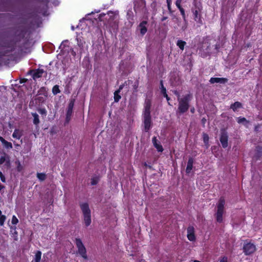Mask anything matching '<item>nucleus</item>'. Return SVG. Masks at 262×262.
Here are the masks:
<instances>
[{
    "instance_id": "nucleus-1",
    "label": "nucleus",
    "mask_w": 262,
    "mask_h": 262,
    "mask_svg": "<svg viewBox=\"0 0 262 262\" xmlns=\"http://www.w3.org/2000/svg\"><path fill=\"white\" fill-rule=\"evenodd\" d=\"M28 32V28L27 27L19 26L17 27L15 33V38L8 42H5L4 47L9 49V50L5 51L3 55H5L6 54L13 52L16 50H17L19 52H22L27 41L25 40L21 43V40L25 38Z\"/></svg>"
},
{
    "instance_id": "nucleus-2",
    "label": "nucleus",
    "mask_w": 262,
    "mask_h": 262,
    "mask_svg": "<svg viewBox=\"0 0 262 262\" xmlns=\"http://www.w3.org/2000/svg\"><path fill=\"white\" fill-rule=\"evenodd\" d=\"M151 101L149 99H146L145 101L144 111L143 113V123L144 131L148 132L152 126L150 108Z\"/></svg>"
},
{
    "instance_id": "nucleus-3",
    "label": "nucleus",
    "mask_w": 262,
    "mask_h": 262,
    "mask_svg": "<svg viewBox=\"0 0 262 262\" xmlns=\"http://www.w3.org/2000/svg\"><path fill=\"white\" fill-rule=\"evenodd\" d=\"M191 95L189 94L183 96L182 98H178L179 102L178 108L176 112L177 115L183 114L187 112L190 107Z\"/></svg>"
},
{
    "instance_id": "nucleus-4",
    "label": "nucleus",
    "mask_w": 262,
    "mask_h": 262,
    "mask_svg": "<svg viewBox=\"0 0 262 262\" xmlns=\"http://www.w3.org/2000/svg\"><path fill=\"white\" fill-rule=\"evenodd\" d=\"M133 4L134 10L136 15L144 16L148 14L145 0H134Z\"/></svg>"
},
{
    "instance_id": "nucleus-5",
    "label": "nucleus",
    "mask_w": 262,
    "mask_h": 262,
    "mask_svg": "<svg viewBox=\"0 0 262 262\" xmlns=\"http://www.w3.org/2000/svg\"><path fill=\"white\" fill-rule=\"evenodd\" d=\"M203 9L202 5L201 3H195L194 7L192 8L191 10L194 16V20L199 24V26L203 25V20L202 17V10Z\"/></svg>"
},
{
    "instance_id": "nucleus-6",
    "label": "nucleus",
    "mask_w": 262,
    "mask_h": 262,
    "mask_svg": "<svg viewBox=\"0 0 262 262\" xmlns=\"http://www.w3.org/2000/svg\"><path fill=\"white\" fill-rule=\"evenodd\" d=\"M80 208L83 215L84 222L86 227H88L91 223V210L87 203L80 204Z\"/></svg>"
},
{
    "instance_id": "nucleus-7",
    "label": "nucleus",
    "mask_w": 262,
    "mask_h": 262,
    "mask_svg": "<svg viewBox=\"0 0 262 262\" xmlns=\"http://www.w3.org/2000/svg\"><path fill=\"white\" fill-rule=\"evenodd\" d=\"M225 204V199L223 196H221L219 199L217 204V211L215 214L216 221L220 223L223 222V214L224 211Z\"/></svg>"
},
{
    "instance_id": "nucleus-8",
    "label": "nucleus",
    "mask_w": 262,
    "mask_h": 262,
    "mask_svg": "<svg viewBox=\"0 0 262 262\" xmlns=\"http://www.w3.org/2000/svg\"><path fill=\"white\" fill-rule=\"evenodd\" d=\"M75 245L78 249V253L84 259H87L88 256L86 254V250L84 245L83 244L81 239L79 238H76Z\"/></svg>"
},
{
    "instance_id": "nucleus-9",
    "label": "nucleus",
    "mask_w": 262,
    "mask_h": 262,
    "mask_svg": "<svg viewBox=\"0 0 262 262\" xmlns=\"http://www.w3.org/2000/svg\"><path fill=\"white\" fill-rule=\"evenodd\" d=\"M221 135L220 141L221 143L222 146L223 148H225L228 145V135L226 129L224 128H222L220 130Z\"/></svg>"
},
{
    "instance_id": "nucleus-10",
    "label": "nucleus",
    "mask_w": 262,
    "mask_h": 262,
    "mask_svg": "<svg viewBox=\"0 0 262 262\" xmlns=\"http://www.w3.org/2000/svg\"><path fill=\"white\" fill-rule=\"evenodd\" d=\"M47 97L41 95H36L34 99H32L29 103V106L31 107L34 105H40L41 104L43 103Z\"/></svg>"
},
{
    "instance_id": "nucleus-11",
    "label": "nucleus",
    "mask_w": 262,
    "mask_h": 262,
    "mask_svg": "<svg viewBox=\"0 0 262 262\" xmlns=\"http://www.w3.org/2000/svg\"><path fill=\"white\" fill-rule=\"evenodd\" d=\"M256 251V246L253 244L249 242L246 243L243 246V251L246 255H249Z\"/></svg>"
},
{
    "instance_id": "nucleus-12",
    "label": "nucleus",
    "mask_w": 262,
    "mask_h": 262,
    "mask_svg": "<svg viewBox=\"0 0 262 262\" xmlns=\"http://www.w3.org/2000/svg\"><path fill=\"white\" fill-rule=\"evenodd\" d=\"M74 103L75 99H71L68 104L66 118V120L67 122H68L71 119V117L73 113Z\"/></svg>"
},
{
    "instance_id": "nucleus-13",
    "label": "nucleus",
    "mask_w": 262,
    "mask_h": 262,
    "mask_svg": "<svg viewBox=\"0 0 262 262\" xmlns=\"http://www.w3.org/2000/svg\"><path fill=\"white\" fill-rule=\"evenodd\" d=\"M187 236L188 240L190 242H194L196 239L194 234V228L192 226H189L187 229Z\"/></svg>"
},
{
    "instance_id": "nucleus-14",
    "label": "nucleus",
    "mask_w": 262,
    "mask_h": 262,
    "mask_svg": "<svg viewBox=\"0 0 262 262\" xmlns=\"http://www.w3.org/2000/svg\"><path fill=\"white\" fill-rule=\"evenodd\" d=\"M147 24V21L146 20H143L141 21L138 26V28L140 30V33L142 36L144 35L147 31V28L146 27Z\"/></svg>"
},
{
    "instance_id": "nucleus-15",
    "label": "nucleus",
    "mask_w": 262,
    "mask_h": 262,
    "mask_svg": "<svg viewBox=\"0 0 262 262\" xmlns=\"http://www.w3.org/2000/svg\"><path fill=\"white\" fill-rule=\"evenodd\" d=\"M152 142L154 147L157 149L159 152H162L164 150L162 145L160 141H159L156 137H154L152 139Z\"/></svg>"
},
{
    "instance_id": "nucleus-16",
    "label": "nucleus",
    "mask_w": 262,
    "mask_h": 262,
    "mask_svg": "<svg viewBox=\"0 0 262 262\" xmlns=\"http://www.w3.org/2000/svg\"><path fill=\"white\" fill-rule=\"evenodd\" d=\"M228 81V79L226 78H219V77H211L210 80L209 82L211 83H226Z\"/></svg>"
},
{
    "instance_id": "nucleus-17",
    "label": "nucleus",
    "mask_w": 262,
    "mask_h": 262,
    "mask_svg": "<svg viewBox=\"0 0 262 262\" xmlns=\"http://www.w3.org/2000/svg\"><path fill=\"white\" fill-rule=\"evenodd\" d=\"M44 73L46 74H47V72L45 71L43 69H38L34 71L32 77L34 79L39 78L42 76Z\"/></svg>"
},
{
    "instance_id": "nucleus-18",
    "label": "nucleus",
    "mask_w": 262,
    "mask_h": 262,
    "mask_svg": "<svg viewBox=\"0 0 262 262\" xmlns=\"http://www.w3.org/2000/svg\"><path fill=\"white\" fill-rule=\"evenodd\" d=\"M0 141L2 142L3 146L7 149H11L13 148L12 144L6 141L3 137L0 136Z\"/></svg>"
},
{
    "instance_id": "nucleus-19",
    "label": "nucleus",
    "mask_w": 262,
    "mask_h": 262,
    "mask_svg": "<svg viewBox=\"0 0 262 262\" xmlns=\"http://www.w3.org/2000/svg\"><path fill=\"white\" fill-rule=\"evenodd\" d=\"M194 159L192 157H189L187 162V167L186 168V173L189 174L193 167Z\"/></svg>"
},
{
    "instance_id": "nucleus-20",
    "label": "nucleus",
    "mask_w": 262,
    "mask_h": 262,
    "mask_svg": "<svg viewBox=\"0 0 262 262\" xmlns=\"http://www.w3.org/2000/svg\"><path fill=\"white\" fill-rule=\"evenodd\" d=\"M262 156V146H257L255 148V157L256 160H258Z\"/></svg>"
},
{
    "instance_id": "nucleus-21",
    "label": "nucleus",
    "mask_w": 262,
    "mask_h": 262,
    "mask_svg": "<svg viewBox=\"0 0 262 262\" xmlns=\"http://www.w3.org/2000/svg\"><path fill=\"white\" fill-rule=\"evenodd\" d=\"M23 136L22 131L19 129H15L12 134V137L17 139H20Z\"/></svg>"
},
{
    "instance_id": "nucleus-22",
    "label": "nucleus",
    "mask_w": 262,
    "mask_h": 262,
    "mask_svg": "<svg viewBox=\"0 0 262 262\" xmlns=\"http://www.w3.org/2000/svg\"><path fill=\"white\" fill-rule=\"evenodd\" d=\"M37 95H41L48 97V89L46 87H41L37 92Z\"/></svg>"
},
{
    "instance_id": "nucleus-23",
    "label": "nucleus",
    "mask_w": 262,
    "mask_h": 262,
    "mask_svg": "<svg viewBox=\"0 0 262 262\" xmlns=\"http://www.w3.org/2000/svg\"><path fill=\"white\" fill-rule=\"evenodd\" d=\"M242 104L238 101L235 102L234 103H232L230 106V108L234 112H236L237 108H242Z\"/></svg>"
},
{
    "instance_id": "nucleus-24",
    "label": "nucleus",
    "mask_w": 262,
    "mask_h": 262,
    "mask_svg": "<svg viewBox=\"0 0 262 262\" xmlns=\"http://www.w3.org/2000/svg\"><path fill=\"white\" fill-rule=\"evenodd\" d=\"M176 45L181 51H183L186 45V42L183 40L179 39L177 40Z\"/></svg>"
},
{
    "instance_id": "nucleus-25",
    "label": "nucleus",
    "mask_w": 262,
    "mask_h": 262,
    "mask_svg": "<svg viewBox=\"0 0 262 262\" xmlns=\"http://www.w3.org/2000/svg\"><path fill=\"white\" fill-rule=\"evenodd\" d=\"M31 115L33 117V124L36 126H38L40 123L38 115L36 113H32Z\"/></svg>"
},
{
    "instance_id": "nucleus-26",
    "label": "nucleus",
    "mask_w": 262,
    "mask_h": 262,
    "mask_svg": "<svg viewBox=\"0 0 262 262\" xmlns=\"http://www.w3.org/2000/svg\"><path fill=\"white\" fill-rule=\"evenodd\" d=\"M4 156H2L0 158V165L3 164L5 161H6L8 164L10 163L9 156L6 153H4Z\"/></svg>"
},
{
    "instance_id": "nucleus-27",
    "label": "nucleus",
    "mask_w": 262,
    "mask_h": 262,
    "mask_svg": "<svg viewBox=\"0 0 262 262\" xmlns=\"http://www.w3.org/2000/svg\"><path fill=\"white\" fill-rule=\"evenodd\" d=\"M41 257V252L40 251H37L35 253L34 262H40Z\"/></svg>"
},
{
    "instance_id": "nucleus-28",
    "label": "nucleus",
    "mask_w": 262,
    "mask_h": 262,
    "mask_svg": "<svg viewBox=\"0 0 262 262\" xmlns=\"http://www.w3.org/2000/svg\"><path fill=\"white\" fill-rule=\"evenodd\" d=\"M99 180H100L99 177H98V176L93 177L91 179V184L92 185H96L98 183Z\"/></svg>"
},
{
    "instance_id": "nucleus-29",
    "label": "nucleus",
    "mask_w": 262,
    "mask_h": 262,
    "mask_svg": "<svg viewBox=\"0 0 262 262\" xmlns=\"http://www.w3.org/2000/svg\"><path fill=\"white\" fill-rule=\"evenodd\" d=\"M37 112L42 116L46 117L47 115V111L45 108H38Z\"/></svg>"
},
{
    "instance_id": "nucleus-30",
    "label": "nucleus",
    "mask_w": 262,
    "mask_h": 262,
    "mask_svg": "<svg viewBox=\"0 0 262 262\" xmlns=\"http://www.w3.org/2000/svg\"><path fill=\"white\" fill-rule=\"evenodd\" d=\"M52 93L55 95L60 93V90H59V86L58 85H55L53 87Z\"/></svg>"
},
{
    "instance_id": "nucleus-31",
    "label": "nucleus",
    "mask_w": 262,
    "mask_h": 262,
    "mask_svg": "<svg viewBox=\"0 0 262 262\" xmlns=\"http://www.w3.org/2000/svg\"><path fill=\"white\" fill-rule=\"evenodd\" d=\"M167 8L170 14H172L173 13V11L171 9V0H166Z\"/></svg>"
},
{
    "instance_id": "nucleus-32",
    "label": "nucleus",
    "mask_w": 262,
    "mask_h": 262,
    "mask_svg": "<svg viewBox=\"0 0 262 262\" xmlns=\"http://www.w3.org/2000/svg\"><path fill=\"white\" fill-rule=\"evenodd\" d=\"M119 93L120 92H118V91H116L114 93V101L116 102H118L120 100V99H121V96L120 95H119Z\"/></svg>"
},
{
    "instance_id": "nucleus-33",
    "label": "nucleus",
    "mask_w": 262,
    "mask_h": 262,
    "mask_svg": "<svg viewBox=\"0 0 262 262\" xmlns=\"http://www.w3.org/2000/svg\"><path fill=\"white\" fill-rule=\"evenodd\" d=\"M37 177L40 181H44L46 179V175L44 173H37Z\"/></svg>"
},
{
    "instance_id": "nucleus-34",
    "label": "nucleus",
    "mask_w": 262,
    "mask_h": 262,
    "mask_svg": "<svg viewBox=\"0 0 262 262\" xmlns=\"http://www.w3.org/2000/svg\"><path fill=\"white\" fill-rule=\"evenodd\" d=\"M237 122L239 123H244V122H246L247 123H249V121L247 120V119L244 117H239L237 118Z\"/></svg>"
},
{
    "instance_id": "nucleus-35",
    "label": "nucleus",
    "mask_w": 262,
    "mask_h": 262,
    "mask_svg": "<svg viewBox=\"0 0 262 262\" xmlns=\"http://www.w3.org/2000/svg\"><path fill=\"white\" fill-rule=\"evenodd\" d=\"M179 10L180 11L181 14L183 17L184 21L185 22H186V17L185 10L183 8H180V9H179Z\"/></svg>"
},
{
    "instance_id": "nucleus-36",
    "label": "nucleus",
    "mask_w": 262,
    "mask_h": 262,
    "mask_svg": "<svg viewBox=\"0 0 262 262\" xmlns=\"http://www.w3.org/2000/svg\"><path fill=\"white\" fill-rule=\"evenodd\" d=\"M161 94L163 95V96L164 97H165V98H166V100H167V102H168V105H171V104H170V103H169V101L170 100V97H169L168 96V95L167 94L166 90V91H164V92L163 91V92H161Z\"/></svg>"
},
{
    "instance_id": "nucleus-37",
    "label": "nucleus",
    "mask_w": 262,
    "mask_h": 262,
    "mask_svg": "<svg viewBox=\"0 0 262 262\" xmlns=\"http://www.w3.org/2000/svg\"><path fill=\"white\" fill-rule=\"evenodd\" d=\"M203 141L205 144L208 143L209 138L208 135L207 134H206V133L203 134Z\"/></svg>"
},
{
    "instance_id": "nucleus-38",
    "label": "nucleus",
    "mask_w": 262,
    "mask_h": 262,
    "mask_svg": "<svg viewBox=\"0 0 262 262\" xmlns=\"http://www.w3.org/2000/svg\"><path fill=\"white\" fill-rule=\"evenodd\" d=\"M6 219V217L5 215H1L0 216V225L3 226L4 222H5Z\"/></svg>"
},
{
    "instance_id": "nucleus-39",
    "label": "nucleus",
    "mask_w": 262,
    "mask_h": 262,
    "mask_svg": "<svg viewBox=\"0 0 262 262\" xmlns=\"http://www.w3.org/2000/svg\"><path fill=\"white\" fill-rule=\"evenodd\" d=\"M11 223L13 225H16L18 223V220L15 215H13Z\"/></svg>"
},
{
    "instance_id": "nucleus-40",
    "label": "nucleus",
    "mask_w": 262,
    "mask_h": 262,
    "mask_svg": "<svg viewBox=\"0 0 262 262\" xmlns=\"http://www.w3.org/2000/svg\"><path fill=\"white\" fill-rule=\"evenodd\" d=\"M182 0H177L176 2V5L178 9L183 8L181 6Z\"/></svg>"
},
{
    "instance_id": "nucleus-41",
    "label": "nucleus",
    "mask_w": 262,
    "mask_h": 262,
    "mask_svg": "<svg viewBox=\"0 0 262 262\" xmlns=\"http://www.w3.org/2000/svg\"><path fill=\"white\" fill-rule=\"evenodd\" d=\"M160 89H161V92H164L166 90V88L164 86L163 80L160 81Z\"/></svg>"
},
{
    "instance_id": "nucleus-42",
    "label": "nucleus",
    "mask_w": 262,
    "mask_h": 262,
    "mask_svg": "<svg viewBox=\"0 0 262 262\" xmlns=\"http://www.w3.org/2000/svg\"><path fill=\"white\" fill-rule=\"evenodd\" d=\"M160 89H161V92H164L166 90V88L164 86L163 80L160 81Z\"/></svg>"
},
{
    "instance_id": "nucleus-43",
    "label": "nucleus",
    "mask_w": 262,
    "mask_h": 262,
    "mask_svg": "<svg viewBox=\"0 0 262 262\" xmlns=\"http://www.w3.org/2000/svg\"><path fill=\"white\" fill-rule=\"evenodd\" d=\"M0 178L3 182L5 183L6 182L5 177L1 171H0Z\"/></svg>"
},
{
    "instance_id": "nucleus-44",
    "label": "nucleus",
    "mask_w": 262,
    "mask_h": 262,
    "mask_svg": "<svg viewBox=\"0 0 262 262\" xmlns=\"http://www.w3.org/2000/svg\"><path fill=\"white\" fill-rule=\"evenodd\" d=\"M127 82L126 81H125V82L123 83V84H121L120 86H119V89L117 90L118 92H120V91L123 89V88L124 87L125 85L127 84Z\"/></svg>"
},
{
    "instance_id": "nucleus-45",
    "label": "nucleus",
    "mask_w": 262,
    "mask_h": 262,
    "mask_svg": "<svg viewBox=\"0 0 262 262\" xmlns=\"http://www.w3.org/2000/svg\"><path fill=\"white\" fill-rule=\"evenodd\" d=\"M138 85H139V82H138V81H137L135 82L134 84L133 85V88L135 91H137V89L138 88Z\"/></svg>"
},
{
    "instance_id": "nucleus-46",
    "label": "nucleus",
    "mask_w": 262,
    "mask_h": 262,
    "mask_svg": "<svg viewBox=\"0 0 262 262\" xmlns=\"http://www.w3.org/2000/svg\"><path fill=\"white\" fill-rule=\"evenodd\" d=\"M219 262H228V258L226 256H224L222 257Z\"/></svg>"
},
{
    "instance_id": "nucleus-47",
    "label": "nucleus",
    "mask_w": 262,
    "mask_h": 262,
    "mask_svg": "<svg viewBox=\"0 0 262 262\" xmlns=\"http://www.w3.org/2000/svg\"><path fill=\"white\" fill-rule=\"evenodd\" d=\"M77 44L78 46L81 48H83V43L81 41V40H79L78 39H77Z\"/></svg>"
},
{
    "instance_id": "nucleus-48",
    "label": "nucleus",
    "mask_w": 262,
    "mask_h": 262,
    "mask_svg": "<svg viewBox=\"0 0 262 262\" xmlns=\"http://www.w3.org/2000/svg\"><path fill=\"white\" fill-rule=\"evenodd\" d=\"M16 227H11V229H13L14 230V233H13L14 236H17V232L16 231Z\"/></svg>"
},
{
    "instance_id": "nucleus-49",
    "label": "nucleus",
    "mask_w": 262,
    "mask_h": 262,
    "mask_svg": "<svg viewBox=\"0 0 262 262\" xmlns=\"http://www.w3.org/2000/svg\"><path fill=\"white\" fill-rule=\"evenodd\" d=\"M71 53L72 56H73L74 57H75L76 55V53L73 49L71 50Z\"/></svg>"
},
{
    "instance_id": "nucleus-50",
    "label": "nucleus",
    "mask_w": 262,
    "mask_h": 262,
    "mask_svg": "<svg viewBox=\"0 0 262 262\" xmlns=\"http://www.w3.org/2000/svg\"><path fill=\"white\" fill-rule=\"evenodd\" d=\"M167 18H168V17H167V16H163L161 18V20L162 21H164L166 20Z\"/></svg>"
},
{
    "instance_id": "nucleus-51",
    "label": "nucleus",
    "mask_w": 262,
    "mask_h": 262,
    "mask_svg": "<svg viewBox=\"0 0 262 262\" xmlns=\"http://www.w3.org/2000/svg\"><path fill=\"white\" fill-rule=\"evenodd\" d=\"M186 28H187L186 26H182L181 29L183 31H185V29H186Z\"/></svg>"
},
{
    "instance_id": "nucleus-52",
    "label": "nucleus",
    "mask_w": 262,
    "mask_h": 262,
    "mask_svg": "<svg viewBox=\"0 0 262 262\" xmlns=\"http://www.w3.org/2000/svg\"><path fill=\"white\" fill-rule=\"evenodd\" d=\"M190 112H191V113H193L194 112V107L191 108L190 109Z\"/></svg>"
},
{
    "instance_id": "nucleus-53",
    "label": "nucleus",
    "mask_w": 262,
    "mask_h": 262,
    "mask_svg": "<svg viewBox=\"0 0 262 262\" xmlns=\"http://www.w3.org/2000/svg\"><path fill=\"white\" fill-rule=\"evenodd\" d=\"M144 166H146V167H147V166H148L149 168H150L151 167V166H150V165H147V164H146V163H144Z\"/></svg>"
},
{
    "instance_id": "nucleus-54",
    "label": "nucleus",
    "mask_w": 262,
    "mask_h": 262,
    "mask_svg": "<svg viewBox=\"0 0 262 262\" xmlns=\"http://www.w3.org/2000/svg\"><path fill=\"white\" fill-rule=\"evenodd\" d=\"M206 119H205V118H203V119H202V123H205V122H206Z\"/></svg>"
},
{
    "instance_id": "nucleus-55",
    "label": "nucleus",
    "mask_w": 262,
    "mask_h": 262,
    "mask_svg": "<svg viewBox=\"0 0 262 262\" xmlns=\"http://www.w3.org/2000/svg\"><path fill=\"white\" fill-rule=\"evenodd\" d=\"M114 26L115 28H117V27H118V25H117V24H116L115 23H114Z\"/></svg>"
},
{
    "instance_id": "nucleus-56",
    "label": "nucleus",
    "mask_w": 262,
    "mask_h": 262,
    "mask_svg": "<svg viewBox=\"0 0 262 262\" xmlns=\"http://www.w3.org/2000/svg\"><path fill=\"white\" fill-rule=\"evenodd\" d=\"M14 145H15V146L16 147H17V146H19V144H14Z\"/></svg>"
},
{
    "instance_id": "nucleus-57",
    "label": "nucleus",
    "mask_w": 262,
    "mask_h": 262,
    "mask_svg": "<svg viewBox=\"0 0 262 262\" xmlns=\"http://www.w3.org/2000/svg\"><path fill=\"white\" fill-rule=\"evenodd\" d=\"M193 262H201L200 261H199L198 260H194Z\"/></svg>"
},
{
    "instance_id": "nucleus-58",
    "label": "nucleus",
    "mask_w": 262,
    "mask_h": 262,
    "mask_svg": "<svg viewBox=\"0 0 262 262\" xmlns=\"http://www.w3.org/2000/svg\"><path fill=\"white\" fill-rule=\"evenodd\" d=\"M1 215H3L2 214V211H1V210H0V216H1Z\"/></svg>"
},
{
    "instance_id": "nucleus-59",
    "label": "nucleus",
    "mask_w": 262,
    "mask_h": 262,
    "mask_svg": "<svg viewBox=\"0 0 262 262\" xmlns=\"http://www.w3.org/2000/svg\"><path fill=\"white\" fill-rule=\"evenodd\" d=\"M81 54H82V52H81V51H80V55H81Z\"/></svg>"
}]
</instances>
